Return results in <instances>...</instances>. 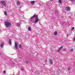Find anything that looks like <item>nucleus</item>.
<instances>
[{
  "label": "nucleus",
  "mask_w": 75,
  "mask_h": 75,
  "mask_svg": "<svg viewBox=\"0 0 75 75\" xmlns=\"http://www.w3.org/2000/svg\"><path fill=\"white\" fill-rule=\"evenodd\" d=\"M21 71H23V69L22 68V69H21Z\"/></svg>",
  "instance_id": "obj_25"
},
{
  "label": "nucleus",
  "mask_w": 75,
  "mask_h": 75,
  "mask_svg": "<svg viewBox=\"0 0 75 75\" xmlns=\"http://www.w3.org/2000/svg\"><path fill=\"white\" fill-rule=\"evenodd\" d=\"M47 61V60H46V61Z\"/></svg>",
  "instance_id": "obj_32"
},
{
  "label": "nucleus",
  "mask_w": 75,
  "mask_h": 75,
  "mask_svg": "<svg viewBox=\"0 0 75 75\" xmlns=\"http://www.w3.org/2000/svg\"><path fill=\"white\" fill-rule=\"evenodd\" d=\"M5 25L6 26V27L8 28L10 26H11V23L10 22L8 21H6L4 22Z\"/></svg>",
  "instance_id": "obj_2"
},
{
  "label": "nucleus",
  "mask_w": 75,
  "mask_h": 75,
  "mask_svg": "<svg viewBox=\"0 0 75 75\" xmlns=\"http://www.w3.org/2000/svg\"><path fill=\"white\" fill-rule=\"evenodd\" d=\"M55 13H57V11L55 10Z\"/></svg>",
  "instance_id": "obj_26"
},
{
  "label": "nucleus",
  "mask_w": 75,
  "mask_h": 75,
  "mask_svg": "<svg viewBox=\"0 0 75 75\" xmlns=\"http://www.w3.org/2000/svg\"><path fill=\"white\" fill-rule=\"evenodd\" d=\"M4 45V43H2L1 44L0 47L1 48H3V47Z\"/></svg>",
  "instance_id": "obj_8"
},
{
  "label": "nucleus",
  "mask_w": 75,
  "mask_h": 75,
  "mask_svg": "<svg viewBox=\"0 0 75 75\" xmlns=\"http://www.w3.org/2000/svg\"><path fill=\"white\" fill-rule=\"evenodd\" d=\"M62 48H63V46H61L59 48V50L61 51V49H62Z\"/></svg>",
  "instance_id": "obj_15"
},
{
  "label": "nucleus",
  "mask_w": 75,
  "mask_h": 75,
  "mask_svg": "<svg viewBox=\"0 0 75 75\" xmlns=\"http://www.w3.org/2000/svg\"><path fill=\"white\" fill-rule=\"evenodd\" d=\"M1 53L0 52V55H1Z\"/></svg>",
  "instance_id": "obj_29"
},
{
  "label": "nucleus",
  "mask_w": 75,
  "mask_h": 75,
  "mask_svg": "<svg viewBox=\"0 0 75 75\" xmlns=\"http://www.w3.org/2000/svg\"><path fill=\"white\" fill-rule=\"evenodd\" d=\"M17 25L18 27H20V24H19V23H17Z\"/></svg>",
  "instance_id": "obj_17"
},
{
  "label": "nucleus",
  "mask_w": 75,
  "mask_h": 75,
  "mask_svg": "<svg viewBox=\"0 0 75 75\" xmlns=\"http://www.w3.org/2000/svg\"><path fill=\"white\" fill-rule=\"evenodd\" d=\"M66 10L67 11H70L71 10V8L69 6H67L66 8Z\"/></svg>",
  "instance_id": "obj_5"
},
{
  "label": "nucleus",
  "mask_w": 75,
  "mask_h": 75,
  "mask_svg": "<svg viewBox=\"0 0 75 75\" xmlns=\"http://www.w3.org/2000/svg\"><path fill=\"white\" fill-rule=\"evenodd\" d=\"M63 50H64V51H66V49L65 48H64V49Z\"/></svg>",
  "instance_id": "obj_18"
},
{
  "label": "nucleus",
  "mask_w": 75,
  "mask_h": 75,
  "mask_svg": "<svg viewBox=\"0 0 75 75\" xmlns=\"http://www.w3.org/2000/svg\"><path fill=\"white\" fill-rule=\"evenodd\" d=\"M15 47L16 50H18V43L17 42H16L15 43Z\"/></svg>",
  "instance_id": "obj_4"
},
{
  "label": "nucleus",
  "mask_w": 75,
  "mask_h": 75,
  "mask_svg": "<svg viewBox=\"0 0 75 75\" xmlns=\"http://www.w3.org/2000/svg\"><path fill=\"white\" fill-rule=\"evenodd\" d=\"M34 17H35L36 18L35 22V23H36L39 20L38 18V16L36 15L35 14L32 17L30 18V21H33V19L34 18Z\"/></svg>",
  "instance_id": "obj_1"
},
{
  "label": "nucleus",
  "mask_w": 75,
  "mask_h": 75,
  "mask_svg": "<svg viewBox=\"0 0 75 75\" xmlns=\"http://www.w3.org/2000/svg\"><path fill=\"white\" fill-rule=\"evenodd\" d=\"M28 30L29 31H31V27H29L28 28Z\"/></svg>",
  "instance_id": "obj_10"
},
{
  "label": "nucleus",
  "mask_w": 75,
  "mask_h": 75,
  "mask_svg": "<svg viewBox=\"0 0 75 75\" xmlns=\"http://www.w3.org/2000/svg\"><path fill=\"white\" fill-rule=\"evenodd\" d=\"M49 60L50 62V63L51 64H52V59H49Z\"/></svg>",
  "instance_id": "obj_6"
},
{
  "label": "nucleus",
  "mask_w": 75,
  "mask_h": 75,
  "mask_svg": "<svg viewBox=\"0 0 75 75\" xmlns=\"http://www.w3.org/2000/svg\"><path fill=\"white\" fill-rule=\"evenodd\" d=\"M57 31H55L54 33V35H57Z\"/></svg>",
  "instance_id": "obj_11"
},
{
  "label": "nucleus",
  "mask_w": 75,
  "mask_h": 75,
  "mask_svg": "<svg viewBox=\"0 0 75 75\" xmlns=\"http://www.w3.org/2000/svg\"><path fill=\"white\" fill-rule=\"evenodd\" d=\"M3 73L4 74V73H6V71L5 70H4L3 71Z\"/></svg>",
  "instance_id": "obj_22"
},
{
  "label": "nucleus",
  "mask_w": 75,
  "mask_h": 75,
  "mask_svg": "<svg viewBox=\"0 0 75 75\" xmlns=\"http://www.w3.org/2000/svg\"><path fill=\"white\" fill-rule=\"evenodd\" d=\"M1 4L2 6H6V3L5 1H2L1 2Z\"/></svg>",
  "instance_id": "obj_3"
},
{
  "label": "nucleus",
  "mask_w": 75,
  "mask_h": 75,
  "mask_svg": "<svg viewBox=\"0 0 75 75\" xmlns=\"http://www.w3.org/2000/svg\"><path fill=\"white\" fill-rule=\"evenodd\" d=\"M19 59H20V60H19L20 61V60H21V58H19Z\"/></svg>",
  "instance_id": "obj_28"
},
{
  "label": "nucleus",
  "mask_w": 75,
  "mask_h": 75,
  "mask_svg": "<svg viewBox=\"0 0 75 75\" xmlns=\"http://www.w3.org/2000/svg\"><path fill=\"white\" fill-rule=\"evenodd\" d=\"M30 3L31 4H34L35 3L34 1H32L30 2Z\"/></svg>",
  "instance_id": "obj_12"
},
{
  "label": "nucleus",
  "mask_w": 75,
  "mask_h": 75,
  "mask_svg": "<svg viewBox=\"0 0 75 75\" xmlns=\"http://www.w3.org/2000/svg\"><path fill=\"white\" fill-rule=\"evenodd\" d=\"M73 40L74 41H75V36L74 37V38L73 39Z\"/></svg>",
  "instance_id": "obj_19"
},
{
  "label": "nucleus",
  "mask_w": 75,
  "mask_h": 75,
  "mask_svg": "<svg viewBox=\"0 0 75 75\" xmlns=\"http://www.w3.org/2000/svg\"><path fill=\"white\" fill-rule=\"evenodd\" d=\"M74 28H74V27H73L72 28V30H74Z\"/></svg>",
  "instance_id": "obj_24"
},
{
  "label": "nucleus",
  "mask_w": 75,
  "mask_h": 75,
  "mask_svg": "<svg viewBox=\"0 0 75 75\" xmlns=\"http://www.w3.org/2000/svg\"><path fill=\"white\" fill-rule=\"evenodd\" d=\"M70 68H69L68 69V70L69 71V70H70Z\"/></svg>",
  "instance_id": "obj_27"
},
{
  "label": "nucleus",
  "mask_w": 75,
  "mask_h": 75,
  "mask_svg": "<svg viewBox=\"0 0 75 75\" xmlns=\"http://www.w3.org/2000/svg\"><path fill=\"white\" fill-rule=\"evenodd\" d=\"M67 37H68V35H67Z\"/></svg>",
  "instance_id": "obj_31"
},
{
  "label": "nucleus",
  "mask_w": 75,
  "mask_h": 75,
  "mask_svg": "<svg viewBox=\"0 0 75 75\" xmlns=\"http://www.w3.org/2000/svg\"><path fill=\"white\" fill-rule=\"evenodd\" d=\"M53 1V0H51V1Z\"/></svg>",
  "instance_id": "obj_30"
},
{
  "label": "nucleus",
  "mask_w": 75,
  "mask_h": 75,
  "mask_svg": "<svg viewBox=\"0 0 75 75\" xmlns=\"http://www.w3.org/2000/svg\"><path fill=\"white\" fill-rule=\"evenodd\" d=\"M59 2L60 4H62V1L61 0H59Z\"/></svg>",
  "instance_id": "obj_16"
},
{
  "label": "nucleus",
  "mask_w": 75,
  "mask_h": 75,
  "mask_svg": "<svg viewBox=\"0 0 75 75\" xmlns=\"http://www.w3.org/2000/svg\"><path fill=\"white\" fill-rule=\"evenodd\" d=\"M18 47L19 48H21L22 47V45H21V44H19V45H18Z\"/></svg>",
  "instance_id": "obj_13"
},
{
  "label": "nucleus",
  "mask_w": 75,
  "mask_h": 75,
  "mask_svg": "<svg viewBox=\"0 0 75 75\" xmlns=\"http://www.w3.org/2000/svg\"><path fill=\"white\" fill-rule=\"evenodd\" d=\"M4 14L5 15V16H7V13L6 11L4 12Z\"/></svg>",
  "instance_id": "obj_14"
},
{
  "label": "nucleus",
  "mask_w": 75,
  "mask_h": 75,
  "mask_svg": "<svg viewBox=\"0 0 75 75\" xmlns=\"http://www.w3.org/2000/svg\"><path fill=\"white\" fill-rule=\"evenodd\" d=\"M71 51H73V49L71 48Z\"/></svg>",
  "instance_id": "obj_20"
},
{
  "label": "nucleus",
  "mask_w": 75,
  "mask_h": 75,
  "mask_svg": "<svg viewBox=\"0 0 75 75\" xmlns=\"http://www.w3.org/2000/svg\"><path fill=\"white\" fill-rule=\"evenodd\" d=\"M74 0H70V1H72V2L74 1Z\"/></svg>",
  "instance_id": "obj_21"
},
{
  "label": "nucleus",
  "mask_w": 75,
  "mask_h": 75,
  "mask_svg": "<svg viewBox=\"0 0 75 75\" xmlns=\"http://www.w3.org/2000/svg\"><path fill=\"white\" fill-rule=\"evenodd\" d=\"M8 42L10 45H11V40L10 39L8 40Z\"/></svg>",
  "instance_id": "obj_7"
},
{
  "label": "nucleus",
  "mask_w": 75,
  "mask_h": 75,
  "mask_svg": "<svg viewBox=\"0 0 75 75\" xmlns=\"http://www.w3.org/2000/svg\"><path fill=\"white\" fill-rule=\"evenodd\" d=\"M61 50L59 49V50H58V52H59Z\"/></svg>",
  "instance_id": "obj_23"
},
{
  "label": "nucleus",
  "mask_w": 75,
  "mask_h": 75,
  "mask_svg": "<svg viewBox=\"0 0 75 75\" xmlns=\"http://www.w3.org/2000/svg\"><path fill=\"white\" fill-rule=\"evenodd\" d=\"M16 4L18 6H20V2L19 1L17 2Z\"/></svg>",
  "instance_id": "obj_9"
}]
</instances>
